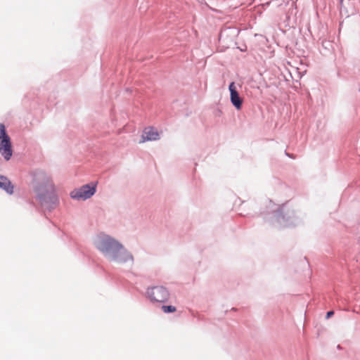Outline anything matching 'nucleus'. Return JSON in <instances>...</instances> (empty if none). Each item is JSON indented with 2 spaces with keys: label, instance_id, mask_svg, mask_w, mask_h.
<instances>
[{
  "label": "nucleus",
  "instance_id": "f257e3e1",
  "mask_svg": "<svg viewBox=\"0 0 360 360\" xmlns=\"http://www.w3.org/2000/svg\"><path fill=\"white\" fill-rule=\"evenodd\" d=\"M96 248L110 261L124 263L132 261V255L117 240L108 235L98 236Z\"/></svg>",
  "mask_w": 360,
  "mask_h": 360
},
{
  "label": "nucleus",
  "instance_id": "f03ea898",
  "mask_svg": "<svg viewBox=\"0 0 360 360\" xmlns=\"http://www.w3.org/2000/svg\"><path fill=\"white\" fill-rule=\"evenodd\" d=\"M0 153L6 160H9L13 155L11 138L4 124H0Z\"/></svg>",
  "mask_w": 360,
  "mask_h": 360
},
{
  "label": "nucleus",
  "instance_id": "7ed1b4c3",
  "mask_svg": "<svg viewBox=\"0 0 360 360\" xmlns=\"http://www.w3.org/2000/svg\"><path fill=\"white\" fill-rule=\"evenodd\" d=\"M146 293L149 299L153 302H165L169 297V291L162 285L149 288Z\"/></svg>",
  "mask_w": 360,
  "mask_h": 360
},
{
  "label": "nucleus",
  "instance_id": "20e7f679",
  "mask_svg": "<svg viewBox=\"0 0 360 360\" xmlns=\"http://www.w3.org/2000/svg\"><path fill=\"white\" fill-rule=\"evenodd\" d=\"M96 185L90 186L89 184L82 186L78 189H75L70 193V196L73 199L86 200L91 198L96 192Z\"/></svg>",
  "mask_w": 360,
  "mask_h": 360
},
{
  "label": "nucleus",
  "instance_id": "39448f33",
  "mask_svg": "<svg viewBox=\"0 0 360 360\" xmlns=\"http://www.w3.org/2000/svg\"><path fill=\"white\" fill-rule=\"evenodd\" d=\"M159 139V134L153 127H147L144 129L139 143L148 141H156Z\"/></svg>",
  "mask_w": 360,
  "mask_h": 360
},
{
  "label": "nucleus",
  "instance_id": "423d86ee",
  "mask_svg": "<svg viewBox=\"0 0 360 360\" xmlns=\"http://www.w3.org/2000/svg\"><path fill=\"white\" fill-rule=\"evenodd\" d=\"M229 91L231 94V101L237 110H240L242 106V99L240 98L236 91L234 82H231L229 85Z\"/></svg>",
  "mask_w": 360,
  "mask_h": 360
},
{
  "label": "nucleus",
  "instance_id": "0eeeda50",
  "mask_svg": "<svg viewBox=\"0 0 360 360\" xmlns=\"http://www.w3.org/2000/svg\"><path fill=\"white\" fill-rule=\"evenodd\" d=\"M0 188L4 189L7 193H13V186L11 181L5 176L0 175Z\"/></svg>",
  "mask_w": 360,
  "mask_h": 360
},
{
  "label": "nucleus",
  "instance_id": "6e6552de",
  "mask_svg": "<svg viewBox=\"0 0 360 360\" xmlns=\"http://www.w3.org/2000/svg\"><path fill=\"white\" fill-rule=\"evenodd\" d=\"M161 309L164 313H174L176 311V308L172 305H163Z\"/></svg>",
  "mask_w": 360,
  "mask_h": 360
},
{
  "label": "nucleus",
  "instance_id": "1a4fd4ad",
  "mask_svg": "<svg viewBox=\"0 0 360 360\" xmlns=\"http://www.w3.org/2000/svg\"><path fill=\"white\" fill-rule=\"evenodd\" d=\"M334 314V311H329L327 312L326 314V318L327 319H329Z\"/></svg>",
  "mask_w": 360,
  "mask_h": 360
},
{
  "label": "nucleus",
  "instance_id": "9d476101",
  "mask_svg": "<svg viewBox=\"0 0 360 360\" xmlns=\"http://www.w3.org/2000/svg\"><path fill=\"white\" fill-rule=\"evenodd\" d=\"M340 1H341V2H342V1H343V0H340Z\"/></svg>",
  "mask_w": 360,
  "mask_h": 360
}]
</instances>
